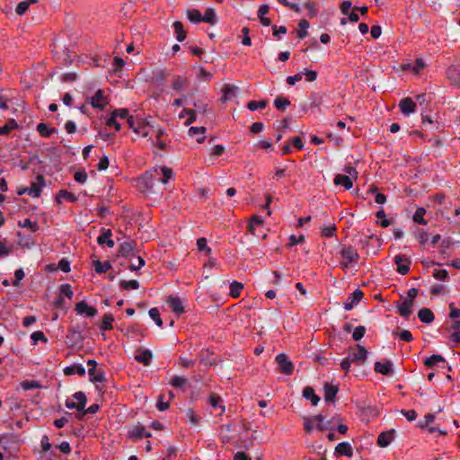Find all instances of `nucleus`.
Returning a JSON list of instances; mask_svg holds the SVG:
<instances>
[{
	"mask_svg": "<svg viewBox=\"0 0 460 460\" xmlns=\"http://www.w3.org/2000/svg\"><path fill=\"white\" fill-rule=\"evenodd\" d=\"M262 224L263 220L260 217L257 215L252 216L247 226L249 233L255 235V227L262 226Z\"/></svg>",
	"mask_w": 460,
	"mask_h": 460,
	"instance_id": "obj_35",
	"label": "nucleus"
},
{
	"mask_svg": "<svg viewBox=\"0 0 460 460\" xmlns=\"http://www.w3.org/2000/svg\"><path fill=\"white\" fill-rule=\"evenodd\" d=\"M313 420H316L315 429L319 431L334 430L336 425V418L332 417L330 420H325L323 414H318L313 417Z\"/></svg>",
	"mask_w": 460,
	"mask_h": 460,
	"instance_id": "obj_3",
	"label": "nucleus"
},
{
	"mask_svg": "<svg viewBox=\"0 0 460 460\" xmlns=\"http://www.w3.org/2000/svg\"><path fill=\"white\" fill-rule=\"evenodd\" d=\"M90 103L95 109L103 110L106 105L103 92L102 90H98L91 98Z\"/></svg>",
	"mask_w": 460,
	"mask_h": 460,
	"instance_id": "obj_20",
	"label": "nucleus"
},
{
	"mask_svg": "<svg viewBox=\"0 0 460 460\" xmlns=\"http://www.w3.org/2000/svg\"><path fill=\"white\" fill-rule=\"evenodd\" d=\"M438 363H445V358L441 355L436 354L430 356L424 361L425 366L429 368H433Z\"/></svg>",
	"mask_w": 460,
	"mask_h": 460,
	"instance_id": "obj_32",
	"label": "nucleus"
},
{
	"mask_svg": "<svg viewBox=\"0 0 460 460\" xmlns=\"http://www.w3.org/2000/svg\"><path fill=\"white\" fill-rule=\"evenodd\" d=\"M90 381L93 383H102L105 380V375L104 372L97 369L96 372H93V376H89Z\"/></svg>",
	"mask_w": 460,
	"mask_h": 460,
	"instance_id": "obj_55",
	"label": "nucleus"
},
{
	"mask_svg": "<svg viewBox=\"0 0 460 460\" xmlns=\"http://www.w3.org/2000/svg\"><path fill=\"white\" fill-rule=\"evenodd\" d=\"M335 454L351 457L353 456V449L349 442H341L335 447Z\"/></svg>",
	"mask_w": 460,
	"mask_h": 460,
	"instance_id": "obj_21",
	"label": "nucleus"
},
{
	"mask_svg": "<svg viewBox=\"0 0 460 460\" xmlns=\"http://www.w3.org/2000/svg\"><path fill=\"white\" fill-rule=\"evenodd\" d=\"M367 350L361 345H357V350H352L349 353L348 358L355 363H364L367 357Z\"/></svg>",
	"mask_w": 460,
	"mask_h": 460,
	"instance_id": "obj_7",
	"label": "nucleus"
},
{
	"mask_svg": "<svg viewBox=\"0 0 460 460\" xmlns=\"http://www.w3.org/2000/svg\"><path fill=\"white\" fill-rule=\"evenodd\" d=\"M58 268L63 272H69L71 270L70 261L67 259L63 258L59 261Z\"/></svg>",
	"mask_w": 460,
	"mask_h": 460,
	"instance_id": "obj_62",
	"label": "nucleus"
},
{
	"mask_svg": "<svg viewBox=\"0 0 460 460\" xmlns=\"http://www.w3.org/2000/svg\"><path fill=\"white\" fill-rule=\"evenodd\" d=\"M131 439L140 440L144 437L150 438L152 435L150 432L146 431V428L142 425L134 426L128 432Z\"/></svg>",
	"mask_w": 460,
	"mask_h": 460,
	"instance_id": "obj_15",
	"label": "nucleus"
},
{
	"mask_svg": "<svg viewBox=\"0 0 460 460\" xmlns=\"http://www.w3.org/2000/svg\"><path fill=\"white\" fill-rule=\"evenodd\" d=\"M152 352L148 349L142 350L139 355L135 357L137 362L143 363L145 366H149L152 359Z\"/></svg>",
	"mask_w": 460,
	"mask_h": 460,
	"instance_id": "obj_28",
	"label": "nucleus"
},
{
	"mask_svg": "<svg viewBox=\"0 0 460 460\" xmlns=\"http://www.w3.org/2000/svg\"><path fill=\"white\" fill-rule=\"evenodd\" d=\"M29 6H30V3H29V2H27V1H22V2H20V3L17 4V6H16V8H15V13H16L18 15H23V14L27 12V10H28Z\"/></svg>",
	"mask_w": 460,
	"mask_h": 460,
	"instance_id": "obj_59",
	"label": "nucleus"
},
{
	"mask_svg": "<svg viewBox=\"0 0 460 460\" xmlns=\"http://www.w3.org/2000/svg\"><path fill=\"white\" fill-rule=\"evenodd\" d=\"M84 341V337L82 334V330L79 326H72L68 329L67 334L66 336V344L68 347H75L82 343Z\"/></svg>",
	"mask_w": 460,
	"mask_h": 460,
	"instance_id": "obj_1",
	"label": "nucleus"
},
{
	"mask_svg": "<svg viewBox=\"0 0 460 460\" xmlns=\"http://www.w3.org/2000/svg\"><path fill=\"white\" fill-rule=\"evenodd\" d=\"M324 400L327 402H333L339 391L338 385L325 383L323 385Z\"/></svg>",
	"mask_w": 460,
	"mask_h": 460,
	"instance_id": "obj_18",
	"label": "nucleus"
},
{
	"mask_svg": "<svg viewBox=\"0 0 460 460\" xmlns=\"http://www.w3.org/2000/svg\"><path fill=\"white\" fill-rule=\"evenodd\" d=\"M75 310L78 314H85L88 317H93L97 314V310L93 306H89L84 301L77 303Z\"/></svg>",
	"mask_w": 460,
	"mask_h": 460,
	"instance_id": "obj_16",
	"label": "nucleus"
},
{
	"mask_svg": "<svg viewBox=\"0 0 460 460\" xmlns=\"http://www.w3.org/2000/svg\"><path fill=\"white\" fill-rule=\"evenodd\" d=\"M127 123L128 124L129 128L133 129L134 132L137 134H141L143 137H147L148 133L146 131H141V128L139 127H136L135 125V119L132 116H129L127 119Z\"/></svg>",
	"mask_w": 460,
	"mask_h": 460,
	"instance_id": "obj_53",
	"label": "nucleus"
},
{
	"mask_svg": "<svg viewBox=\"0 0 460 460\" xmlns=\"http://www.w3.org/2000/svg\"><path fill=\"white\" fill-rule=\"evenodd\" d=\"M159 172L162 173L163 177L158 178L157 181L165 184L168 182L169 179L172 176V170L169 167L164 166L160 169L154 168L152 171L146 172L149 173L151 177L156 178L159 175Z\"/></svg>",
	"mask_w": 460,
	"mask_h": 460,
	"instance_id": "obj_5",
	"label": "nucleus"
},
{
	"mask_svg": "<svg viewBox=\"0 0 460 460\" xmlns=\"http://www.w3.org/2000/svg\"><path fill=\"white\" fill-rule=\"evenodd\" d=\"M303 396L311 401L312 405L316 406L320 402V397L315 394L312 386H305L303 390Z\"/></svg>",
	"mask_w": 460,
	"mask_h": 460,
	"instance_id": "obj_22",
	"label": "nucleus"
},
{
	"mask_svg": "<svg viewBox=\"0 0 460 460\" xmlns=\"http://www.w3.org/2000/svg\"><path fill=\"white\" fill-rule=\"evenodd\" d=\"M73 398L76 401V406L84 410L87 402L86 395L84 392H76L73 394Z\"/></svg>",
	"mask_w": 460,
	"mask_h": 460,
	"instance_id": "obj_42",
	"label": "nucleus"
},
{
	"mask_svg": "<svg viewBox=\"0 0 460 460\" xmlns=\"http://www.w3.org/2000/svg\"><path fill=\"white\" fill-rule=\"evenodd\" d=\"M394 263L397 266L398 273L405 275L410 270L411 260L404 255L398 254L394 258Z\"/></svg>",
	"mask_w": 460,
	"mask_h": 460,
	"instance_id": "obj_6",
	"label": "nucleus"
},
{
	"mask_svg": "<svg viewBox=\"0 0 460 460\" xmlns=\"http://www.w3.org/2000/svg\"><path fill=\"white\" fill-rule=\"evenodd\" d=\"M172 27L178 41L181 42L186 39V31L183 28L182 22L176 21L173 22Z\"/></svg>",
	"mask_w": 460,
	"mask_h": 460,
	"instance_id": "obj_26",
	"label": "nucleus"
},
{
	"mask_svg": "<svg viewBox=\"0 0 460 460\" xmlns=\"http://www.w3.org/2000/svg\"><path fill=\"white\" fill-rule=\"evenodd\" d=\"M94 270L97 273L102 274L106 272L108 270L111 269V264L110 261H105L102 263L101 261L96 260L93 261Z\"/></svg>",
	"mask_w": 460,
	"mask_h": 460,
	"instance_id": "obj_38",
	"label": "nucleus"
},
{
	"mask_svg": "<svg viewBox=\"0 0 460 460\" xmlns=\"http://www.w3.org/2000/svg\"><path fill=\"white\" fill-rule=\"evenodd\" d=\"M185 84H186V79L182 78L180 75H175L173 78L172 87L175 91H180L183 88Z\"/></svg>",
	"mask_w": 460,
	"mask_h": 460,
	"instance_id": "obj_51",
	"label": "nucleus"
},
{
	"mask_svg": "<svg viewBox=\"0 0 460 460\" xmlns=\"http://www.w3.org/2000/svg\"><path fill=\"white\" fill-rule=\"evenodd\" d=\"M435 420V415L432 413H428L425 415L423 420L419 421V427L421 429L427 428L431 422Z\"/></svg>",
	"mask_w": 460,
	"mask_h": 460,
	"instance_id": "obj_57",
	"label": "nucleus"
},
{
	"mask_svg": "<svg viewBox=\"0 0 460 460\" xmlns=\"http://www.w3.org/2000/svg\"><path fill=\"white\" fill-rule=\"evenodd\" d=\"M111 230L103 228L102 234L97 238V243L100 245L106 243L110 248L114 247L115 243L111 240Z\"/></svg>",
	"mask_w": 460,
	"mask_h": 460,
	"instance_id": "obj_19",
	"label": "nucleus"
},
{
	"mask_svg": "<svg viewBox=\"0 0 460 460\" xmlns=\"http://www.w3.org/2000/svg\"><path fill=\"white\" fill-rule=\"evenodd\" d=\"M275 361L278 364L279 369L285 375H291L294 371V364L288 359V356L284 353L277 355Z\"/></svg>",
	"mask_w": 460,
	"mask_h": 460,
	"instance_id": "obj_4",
	"label": "nucleus"
},
{
	"mask_svg": "<svg viewBox=\"0 0 460 460\" xmlns=\"http://www.w3.org/2000/svg\"><path fill=\"white\" fill-rule=\"evenodd\" d=\"M376 217L378 219H381L379 224L382 227H387L391 225V221L386 218L385 210L383 208L377 211Z\"/></svg>",
	"mask_w": 460,
	"mask_h": 460,
	"instance_id": "obj_54",
	"label": "nucleus"
},
{
	"mask_svg": "<svg viewBox=\"0 0 460 460\" xmlns=\"http://www.w3.org/2000/svg\"><path fill=\"white\" fill-rule=\"evenodd\" d=\"M395 430L394 429L383 431L378 435L376 444L380 447H386L390 445V443L393 441L394 438Z\"/></svg>",
	"mask_w": 460,
	"mask_h": 460,
	"instance_id": "obj_14",
	"label": "nucleus"
},
{
	"mask_svg": "<svg viewBox=\"0 0 460 460\" xmlns=\"http://www.w3.org/2000/svg\"><path fill=\"white\" fill-rule=\"evenodd\" d=\"M238 92V88L234 85H226L223 89V96L222 100L224 102L232 99L233 97L236 96V93Z\"/></svg>",
	"mask_w": 460,
	"mask_h": 460,
	"instance_id": "obj_29",
	"label": "nucleus"
},
{
	"mask_svg": "<svg viewBox=\"0 0 460 460\" xmlns=\"http://www.w3.org/2000/svg\"><path fill=\"white\" fill-rule=\"evenodd\" d=\"M18 128V124L13 119H10L7 120L5 125L0 127V135H8L13 129Z\"/></svg>",
	"mask_w": 460,
	"mask_h": 460,
	"instance_id": "obj_34",
	"label": "nucleus"
},
{
	"mask_svg": "<svg viewBox=\"0 0 460 460\" xmlns=\"http://www.w3.org/2000/svg\"><path fill=\"white\" fill-rule=\"evenodd\" d=\"M36 129L42 137H49L56 131L55 128H51L45 123H39Z\"/></svg>",
	"mask_w": 460,
	"mask_h": 460,
	"instance_id": "obj_27",
	"label": "nucleus"
},
{
	"mask_svg": "<svg viewBox=\"0 0 460 460\" xmlns=\"http://www.w3.org/2000/svg\"><path fill=\"white\" fill-rule=\"evenodd\" d=\"M374 369L376 373L386 376H392L394 375L393 363L391 360H385V362H376L374 365Z\"/></svg>",
	"mask_w": 460,
	"mask_h": 460,
	"instance_id": "obj_10",
	"label": "nucleus"
},
{
	"mask_svg": "<svg viewBox=\"0 0 460 460\" xmlns=\"http://www.w3.org/2000/svg\"><path fill=\"white\" fill-rule=\"evenodd\" d=\"M62 199H66L70 202H75L77 200V197L75 194L68 192L66 190H61L58 192L56 200L58 204H60L62 202Z\"/></svg>",
	"mask_w": 460,
	"mask_h": 460,
	"instance_id": "obj_30",
	"label": "nucleus"
},
{
	"mask_svg": "<svg viewBox=\"0 0 460 460\" xmlns=\"http://www.w3.org/2000/svg\"><path fill=\"white\" fill-rule=\"evenodd\" d=\"M364 294L360 289H356L353 293H351L347 301L344 303V309L347 311L351 310L354 306H356L358 302L362 299Z\"/></svg>",
	"mask_w": 460,
	"mask_h": 460,
	"instance_id": "obj_12",
	"label": "nucleus"
},
{
	"mask_svg": "<svg viewBox=\"0 0 460 460\" xmlns=\"http://www.w3.org/2000/svg\"><path fill=\"white\" fill-rule=\"evenodd\" d=\"M45 184L44 176L39 174L37 176L36 181L32 182L31 187H28V195L33 198H38L40 196L41 189Z\"/></svg>",
	"mask_w": 460,
	"mask_h": 460,
	"instance_id": "obj_8",
	"label": "nucleus"
},
{
	"mask_svg": "<svg viewBox=\"0 0 460 460\" xmlns=\"http://www.w3.org/2000/svg\"><path fill=\"white\" fill-rule=\"evenodd\" d=\"M447 75L454 84L460 85V73H458L455 67H450L447 70Z\"/></svg>",
	"mask_w": 460,
	"mask_h": 460,
	"instance_id": "obj_52",
	"label": "nucleus"
},
{
	"mask_svg": "<svg viewBox=\"0 0 460 460\" xmlns=\"http://www.w3.org/2000/svg\"><path fill=\"white\" fill-rule=\"evenodd\" d=\"M290 105V102L288 98L284 97V96H278L275 100H274V106L279 110V111H284L288 106Z\"/></svg>",
	"mask_w": 460,
	"mask_h": 460,
	"instance_id": "obj_37",
	"label": "nucleus"
},
{
	"mask_svg": "<svg viewBox=\"0 0 460 460\" xmlns=\"http://www.w3.org/2000/svg\"><path fill=\"white\" fill-rule=\"evenodd\" d=\"M167 304L172 312L178 315L184 312L182 300L178 296H170L167 299Z\"/></svg>",
	"mask_w": 460,
	"mask_h": 460,
	"instance_id": "obj_17",
	"label": "nucleus"
},
{
	"mask_svg": "<svg viewBox=\"0 0 460 460\" xmlns=\"http://www.w3.org/2000/svg\"><path fill=\"white\" fill-rule=\"evenodd\" d=\"M114 322V317L111 314H106L103 315L102 321L100 325V329L102 331L111 330L113 328L112 323Z\"/></svg>",
	"mask_w": 460,
	"mask_h": 460,
	"instance_id": "obj_33",
	"label": "nucleus"
},
{
	"mask_svg": "<svg viewBox=\"0 0 460 460\" xmlns=\"http://www.w3.org/2000/svg\"><path fill=\"white\" fill-rule=\"evenodd\" d=\"M402 415H403L409 421H412L417 418V412L415 410H402Z\"/></svg>",
	"mask_w": 460,
	"mask_h": 460,
	"instance_id": "obj_63",
	"label": "nucleus"
},
{
	"mask_svg": "<svg viewBox=\"0 0 460 460\" xmlns=\"http://www.w3.org/2000/svg\"><path fill=\"white\" fill-rule=\"evenodd\" d=\"M148 314L155 321L157 326H163V320L161 319L159 310L156 307L151 308Z\"/></svg>",
	"mask_w": 460,
	"mask_h": 460,
	"instance_id": "obj_48",
	"label": "nucleus"
},
{
	"mask_svg": "<svg viewBox=\"0 0 460 460\" xmlns=\"http://www.w3.org/2000/svg\"><path fill=\"white\" fill-rule=\"evenodd\" d=\"M198 249L201 252H205L206 254H210L211 249L208 246V242L205 237H200L197 240Z\"/></svg>",
	"mask_w": 460,
	"mask_h": 460,
	"instance_id": "obj_50",
	"label": "nucleus"
},
{
	"mask_svg": "<svg viewBox=\"0 0 460 460\" xmlns=\"http://www.w3.org/2000/svg\"><path fill=\"white\" fill-rule=\"evenodd\" d=\"M184 116H187L188 119L185 122V125L189 126L196 120V111L190 109H183L180 114V117L183 118Z\"/></svg>",
	"mask_w": 460,
	"mask_h": 460,
	"instance_id": "obj_40",
	"label": "nucleus"
},
{
	"mask_svg": "<svg viewBox=\"0 0 460 460\" xmlns=\"http://www.w3.org/2000/svg\"><path fill=\"white\" fill-rule=\"evenodd\" d=\"M418 317L424 323H430L434 321V314L429 308H421L418 312Z\"/></svg>",
	"mask_w": 460,
	"mask_h": 460,
	"instance_id": "obj_23",
	"label": "nucleus"
},
{
	"mask_svg": "<svg viewBox=\"0 0 460 460\" xmlns=\"http://www.w3.org/2000/svg\"><path fill=\"white\" fill-rule=\"evenodd\" d=\"M341 255L344 260L341 263L342 268H349L351 263H357L359 259L358 252L351 246L343 247Z\"/></svg>",
	"mask_w": 460,
	"mask_h": 460,
	"instance_id": "obj_2",
	"label": "nucleus"
},
{
	"mask_svg": "<svg viewBox=\"0 0 460 460\" xmlns=\"http://www.w3.org/2000/svg\"><path fill=\"white\" fill-rule=\"evenodd\" d=\"M336 230L337 228L335 225H329L327 226L323 227L321 233L323 236L329 238L334 235Z\"/></svg>",
	"mask_w": 460,
	"mask_h": 460,
	"instance_id": "obj_56",
	"label": "nucleus"
},
{
	"mask_svg": "<svg viewBox=\"0 0 460 460\" xmlns=\"http://www.w3.org/2000/svg\"><path fill=\"white\" fill-rule=\"evenodd\" d=\"M64 372L66 376L78 375L84 376L85 375V368L81 364H74L70 367H66Z\"/></svg>",
	"mask_w": 460,
	"mask_h": 460,
	"instance_id": "obj_24",
	"label": "nucleus"
},
{
	"mask_svg": "<svg viewBox=\"0 0 460 460\" xmlns=\"http://www.w3.org/2000/svg\"><path fill=\"white\" fill-rule=\"evenodd\" d=\"M208 401L214 409L220 408L222 412L225 411V407L221 405L222 399L218 395L211 394Z\"/></svg>",
	"mask_w": 460,
	"mask_h": 460,
	"instance_id": "obj_47",
	"label": "nucleus"
},
{
	"mask_svg": "<svg viewBox=\"0 0 460 460\" xmlns=\"http://www.w3.org/2000/svg\"><path fill=\"white\" fill-rule=\"evenodd\" d=\"M365 333H366V328L364 326H358L355 328V330L352 333V338L354 341H358L363 338Z\"/></svg>",
	"mask_w": 460,
	"mask_h": 460,
	"instance_id": "obj_61",
	"label": "nucleus"
},
{
	"mask_svg": "<svg viewBox=\"0 0 460 460\" xmlns=\"http://www.w3.org/2000/svg\"><path fill=\"white\" fill-rule=\"evenodd\" d=\"M202 22L215 25L217 22V14L213 8H208L202 16Z\"/></svg>",
	"mask_w": 460,
	"mask_h": 460,
	"instance_id": "obj_31",
	"label": "nucleus"
},
{
	"mask_svg": "<svg viewBox=\"0 0 460 460\" xmlns=\"http://www.w3.org/2000/svg\"><path fill=\"white\" fill-rule=\"evenodd\" d=\"M59 295L63 297L66 296L68 299H72L74 292L72 290L71 285L68 283L61 284L59 287Z\"/></svg>",
	"mask_w": 460,
	"mask_h": 460,
	"instance_id": "obj_41",
	"label": "nucleus"
},
{
	"mask_svg": "<svg viewBox=\"0 0 460 460\" xmlns=\"http://www.w3.org/2000/svg\"><path fill=\"white\" fill-rule=\"evenodd\" d=\"M426 209L424 208H418L413 215V221L417 224L426 226L427 220L424 219Z\"/></svg>",
	"mask_w": 460,
	"mask_h": 460,
	"instance_id": "obj_36",
	"label": "nucleus"
},
{
	"mask_svg": "<svg viewBox=\"0 0 460 460\" xmlns=\"http://www.w3.org/2000/svg\"><path fill=\"white\" fill-rule=\"evenodd\" d=\"M185 417L187 418L188 421L192 425H196L199 421V418L190 409L186 411Z\"/></svg>",
	"mask_w": 460,
	"mask_h": 460,
	"instance_id": "obj_60",
	"label": "nucleus"
},
{
	"mask_svg": "<svg viewBox=\"0 0 460 460\" xmlns=\"http://www.w3.org/2000/svg\"><path fill=\"white\" fill-rule=\"evenodd\" d=\"M268 105V101L267 100H261L260 102H256V101H251L248 102L247 104V108L252 111H254L258 109H264L266 108V106Z\"/></svg>",
	"mask_w": 460,
	"mask_h": 460,
	"instance_id": "obj_45",
	"label": "nucleus"
},
{
	"mask_svg": "<svg viewBox=\"0 0 460 460\" xmlns=\"http://www.w3.org/2000/svg\"><path fill=\"white\" fill-rule=\"evenodd\" d=\"M413 304L414 301H411V299H403L402 303L397 302L396 307L399 314L402 317L408 319L411 314V307L413 306Z\"/></svg>",
	"mask_w": 460,
	"mask_h": 460,
	"instance_id": "obj_13",
	"label": "nucleus"
},
{
	"mask_svg": "<svg viewBox=\"0 0 460 460\" xmlns=\"http://www.w3.org/2000/svg\"><path fill=\"white\" fill-rule=\"evenodd\" d=\"M298 27L300 30L297 32V37L299 39L305 38L307 36V29L309 28V22L306 20L302 19L298 23Z\"/></svg>",
	"mask_w": 460,
	"mask_h": 460,
	"instance_id": "obj_44",
	"label": "nucleus"
},
{
	"mask_svg": "<svg viewBox=\"0 0 460 460\" xmlns=\"http://www.w3.org/2000/svg\"><path fill=\"white\" fill-rule=\"evenodd\" d=\"M334 183L344 186L346 190L351 189L353 185L350 177L344 174H337L334 178Z\"/></svg>",
	"mask_w": 460,
	"mask_h": 460,
	"instance_id": "obj_25",
	"label": "nucleus"
},
{
	"mask_svg": "<svg viewBox=\"0 0 460 460\" xmlns=\"http://www.w3.org/2000/svg\"><path fill=\"white\" fill-rule=\"evenodd\" d=\"M188 383V379L182 376H174L170 381V385L176 388H182Z\"/></svg>",
	"mask_w": 460,
	"mask_h": 460,
	"instance_id": "obj_43",
	"label": "nucleus"
},
{
	"mask_svg": "<svg viewBox=\"0 0 460 460\" xmlns=\"http://www.w3.org/2000/svg\"><path fill=\"white\" fill-rule=\"evenodd\" d=\"M137 246V243L133 240H127L119 244V254L122 257H129L131 255H135V248Z\"/></svg>",
	"mask_w": 460,
	"mask_h": 460,
	"instance_id": "obj_9",
	"label": "nucleus"
},
{
	"mask_svg": "<svg viewBox=\"0 0 460 460\" xmlns=\"http://www.w3.org/2000/svg\"><path fill=\"white\" fill-rule=\"evenodd\" d=\"M400 111L404 116H410L415 111L416 104L410 97L403 98L400 101L399 104Z\"/></svg>",
	"mask_w": 460,
	"mask_h": 460,
	"instance_id": "obj_11",
	"label": "nucleus"
},
{
	"mask_svg": "<svg viewBox=\"0 0 460 460\" xmlns=\"http://www.w3.org/2000/svg\"><path fill=\"white\" fill-rule=\"evenodd\" d=\"M19 226L22 227L30 228L31 232H36L39 229L38 224L36 222L31 221L29 218L24 219L22 223L19 222Z\"/></svg>",
	"mask_w": 460,
	"mask_h": 460,
	"instance_id": "obj_58",
	"label": "nucleus"
},
{
	"mask_svg": "<svg viewBox=\"0 0 460 460\" xmlns=\"http://www.w3.org/2000/svg\"><path fill=\"white\" fill-rule=\"evenodd\" d=\"M31 338L34 341V343H37L39 341L47 342V338L45 337L44 333L40 331L32 332Z\"/></svg>",
	"mask_w": 460,
	"mask_h": 460,
	"instance_id": "obj_64",
	"label": "nucleus"
},
{
	"mask_svg": "<svg viewBox=\"0 0 460 460\" xmlns=\"http://www.w3.org/2000/svg\"><path fill=\"white\" fill-rule=\"evenodd\" d=\"M119 286L123 289H137L139 288V282L136 279L121 280Z\"/></svg>",
	"mask_w": 460,
	"mask_h": 460,
	"instance_id": "obj_49",
	"label": "nucleus"
},
{
	"mask_svg": "<svg viewBox=\"0 0 460 460\" xmlns=\"http://www.w3.org/2000/svg\"><path fill=\"white\" fill-rule=\"evenodd\" d=\"M243 288V285L240 282L234 281L230 285V296L232 297H238L240 296V291Z\"/></svg>",
	"mask_w": 460,
	"mask_h": 460,
	"instance_id": "obj_46",
	"label": "nucleus"
},
{
	"mask_svg": "<svg viewBox=\"0 0 460 460\" xmlns=\"http://www.w3.org/2000/svg\"><path fill=\"white\" fill-rule=\"evenodd\" d=\"M188 19L193 23H199L202 22V15L197 9H190L187 11Z\"/></svg>",
	"mask_w": 460,
	"mask_h": 460,
	"instance_id": "obj_39",
	"label": "nucleus"
}]
</instances>
